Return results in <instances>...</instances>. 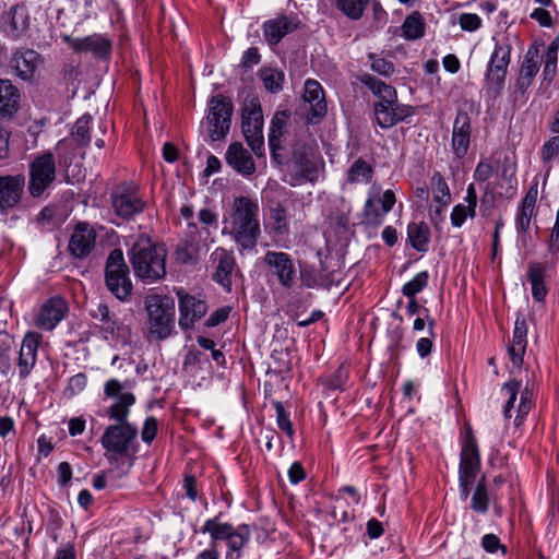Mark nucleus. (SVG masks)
I'll return each instance as SVG.
<instances>
[{"instance_id":"f257e3e1","label":"nucleus","mask_w":559,"mask_h":559,"mask_svg":"<svg viewBox=\"0 0 559 559\" xmlns=\"http://www.w3.org/2000/svg\"><path fill=\"white\" fill-rule=\"evenodd\" d=\"M92 121L91 115H83L75 121L71 134L60 140L56 145L58 167L63 173L68 183L73 185L84 178L81 162L84 156L83 150L91 143L90 127Z\"/></svg>"},{"instance_id":"f03ea898","label":"nucleus","mask_w":559,"mask_h":559,"mask_svg":"<svg viewBox=\"0 0 559 559\" xmlns=\"http://www.w3.org/2000/svg\"><path fill=\"white\" fill-rule=\"evenodd\" d=\"M559 38L554 39L540 56L539 45L532 44L520 66L515 87L521 93H525L533 84V81L540 69L543 62L542 78L544 81L551 82L557 73L558 66Z\"/></svg>"},{"instance_id":"7ed1b4c3","label":"nucleus","mask_w":559,"mask_h":559,"mask_svg":"<svg viewBox=\"0 0 559 559\" xmlns=\"http://www.w3.org/2000/svg\"><path fill=\"white\" fill-rule=\"evenodd\" d=\"M201 533L209 534L213 543L226 542V559H239L242 548L249 543L251 531L249 525L234 526L227 522H221L219 516L207 519L202 525Z\"/></svg>"},{"instance_id":"20e7f679","label":"nucleus","mask_w":559,"mask_h":559,"mask_svg":"<svg viewBox=\"0 0 559 559\" xmlns=\"http://www.w3.org/2000/svg\"><path fill=\"white\" fill-rule=\"evenodd\" d=\"M166 253L163 248L148 241L136 242L131 250V264L135 275L145 283H154L164 277Z\"/></svg>"},{"instance_id":"39448f33","label":"nucleus","mask_w":559,"mask_h":559,"mask_svg":"<svg viewBox=\"0 0 559 559\" xmlns=\"http://www.w3.org/2000/svg\"><path fill=\"white\" fill-rule=\"evenodd\" d=\"M148 332L156 340L167 338L175 326V302L162 295H150L145 299Z\"/></svg>"},{"instance_id":"423d86ee","label":"nucleus","mask_w":559,"mask_h":559,"mask_svg":"<svg viewBox=\"0 0 559 559\" xmlns=\"http://www.w3.org/2000/svg\"><path fill=\"white\" fill-rule=\"evenodd\" d=\"M105 284L107 289L120 301L129 300L133 285L129 267L120 249L112 250L105 265Z\"/></svg>"},{"instance_id":"0eeeda50","label":"nucleus","mask_w":559,"mask_h":559,"mask_svg":"<svg viewBox=\"0 0 559 559\" xmlns=\"http://www.w3.org/2000/svg\"><path fill=\"white\" fill-rule=\"evenodd\" d=\"M480 468V455L475 437L468 432L463 441L459 465L460 498L466 501Z\"/></svg>"},{"instance_id":"6e6552de","label":"nucleus","mask_w":559,"mask_h":559,"mask_svg":"<svg viewBox=\"0 0 559 559\" xmlns=\"http://www.w3.org/2000/svg\"><path fill=\"white\" fill-rule=\"evenodd\" d=\"M233 110L231 102L223 95L217 94L210 98L207 103V115L202 122V127L205 129L211 141H219L228 134Z\"/></svg>"},{"instance_id":"1a4fd4ad","label":"nucleus","mask_w":559,"mask_h":559,"mask_svg":"<svg viewBox=\"0 0 559 559\" xmlns=\"http://www.w3.org/2000/svg\"><path fill=\"white\" fill-rule=\"evenodd\" d=\"M521 388L522 381L511 379L504 382L500 390V394L504 397L502 413L506 420L512 418L515 403L518 401V395L520 394V401L515 409V426H520L523 423L524 418L527 416L533 406L531 391L527 386L524 390H521Z\"/></svg>"},{"instance_id":"9d476101","label":"nucleus","mask_w":559,"mask_h":559,"mask_svg":"<svg viewBox=\"0 0 559 559\" xmlns=\"http://www.w3.org/2000/svg\"><path fill=\"white\" fill-rule=\"evenodd\" d=\"M56 160L51 152L34 157L29 164L28 191L33 198H39L56 179Z\"/></svg>"},{"instance_id":"9b49d317","label":"nucleus","mask_w":559,"mask_h":559,"mask_svg":"<svg viewBox=\"0 0 559 559\" xmlns=\"http://www.w3.org/2000/svg\"><path fill=\"white\" fill-rule=\"evenodd\" d=\"M225 224H230V233L243 249H252L260 234V226L255 212H229L224 217Z\"/></svg>"},{"instance_id":"f8f14e48","label":"nucleus","mask_w":559,"mask_h":559,"mask_svg":"<svg viewBox=\"0 0 559 559\" xmlns=\"http://www.w3.org/2000/svg\"><path fill=\"white\" fill-rule=\"evenodd\" d=\"M243 136L257 156L264 152L263 139V115L260 105L252 100L249 106L242 109L241 122Z\"/></svg>"},{"instance_id":"ddd939ff","label":"nucleus","mask_w":559,"mask_h":559,"mask_svg":"<svg viewBox=\"0 0 559 559\" xmlns=\"http://www.w3.org/2000/svg\"><path fill=\"white\" fill-rule=\"evenodd\" d=\"M136 437L138 428L131 423L110 425L105 429L100 443L110 454L126 455Z\"/></svg>"},{"instance_id":"4468645a","label":"nucleus","mask_w":559,"mask_h":559,"mask_svg":"<svg viewBox=\"0 0 559 559\" xmlns=\"http://www.w3.org/2000/svg\"><path fill=\"white\" fill-rule=\"evenodd\" d=\"M124 384L117 379H109L104 384V394L106 397L115 399V402L108 408V417L111 420L122 425L128 421L131 406L135 403V396L131 392H124Z\"/></svg>"},{"instance_id":"2eb2a0df","label":"nucleus","mask_w":559,"mask_h":559,"mask_svg":"<svg viewBox=\"0 0 559 559\" xmlns=\"http://www.w3.org/2000/svg\"><path fill=\"white\" fill-rule=\"evenodd\" d=\"M179 308V326L187 331L201 320L207 312V304L201 296L187 293L183 288L176 289Z\"/></svg>"},{"instance_id":"dca6fc26","label":"nucleus","mask_w":559,"mask_h":559,"mask_svg":"<svg viewBox=\"0 0 559 559\" xmlns=\"http://www.w3.org/2000/svg\"><path fill=\"white\" fill-rule=\"evenodd\" d=\"M292 169L297 177L290 185L313 180L318 174V158L311 144L296 143L293 148Z\"/></svg>"},{"instance_id":"f3484780","label":"nucleus","mask_w":559,"mask_h":559,"mask_svg":"<svg viewBox=\"0 0 559 559\" xmlns=\"http://www.w3.org/2000/svg\"><path fill=\"white\" fill-rule=\"evenodd\" d=\"M91 316L102 323L100 330L105 340L121 344H127L130 341V328L111 316L106 304L98 302Z\"/></svg>"},{"instance_id":"a211bd4d","label":"nucleus","mask_w":559,"mask_h":559,"mask_svg":"<svg viewBox=\"0 0 559 559\" xmlns=\"http://www.w3.org/2000/svg\"><path fill=\"white\" fill-rule=\"evenodd\" d=\"M40 338L36 332H27L23 337L16 359V369L21 380H25L36 365Z\"/></svg>"},{"instance_id":"6ab92c4d","label":"nucleus","mask_w":559,"mask_h":559,"mask_svg":"<svg viewBox=\"0 0 559 559\" xmlns=\"http://www.w3.org/2000/svg\"><path fill=\"white\" fill-rule=\"evenodd\" d=\"M263 262L276 275L280 284L285 288H290L296 277V269L290 257L282 251H267L263 257Z\"/></svg>"},{"instance_id":"aec40b11","label":"nucleus","mask_w":559,"mask_h":559,"mask_svg":"<svg viewBox=\"0 0 559 559\" xmlns=\"http://www.w3.org/2000/svg\"><path fill=\"white\" fill-rule=\"evenodd\" d=\"M510 60V47L497 45L491 53L486 71V80L488 84L498 88L502 87Z\"/></svg>"},{"instance_id":"412c9836","label":"nucleus","mask_w":559,"mask_h":559,"mask_svg":"<svg viewBox=\"0 0 559 559\" xmlns=\"http://www.w3.org/2000/svg\"><path fill=\"white\" fill-rule=\"evenodd\" d=\"M68 306L63 298L52 297L39 309L36 317V325L43 330H53L66 317Z\"/></svg>"},{"instance_id":"4be33fe9","label":"nucleus","mask_w":559,"mask_h":559,"mask_svg":"<svg viewBox=\"0 0 559 559\" xmlns=\"http://www.w3.org/2000/svg\"><path fill=\"white\" fill-rule=\"evenodd\" d=\"M211 262L214 269L213 280L229 292L231 274L236 264L233 253L226 249L217 248L211 254Z\"/></svg>"},{"instance_id":"5701e85b","label":"nucleus","mask_w":559,"mask_h":559,"mask_svg":"<svg viewBox=\"0 0 559 559\" xmlns=\"http://www.w3.org/2000/svg\"><path fill=\"white\" fill-rule=\"evenodd\" d=\"M373 111L377 123L383 129H389L413 115L411 106L397 100L390 105L374 104Z\"/></svg>"},{"instance_id":"b1692460","label":"nucleus","mask_w":559,"mask_h":559,"mask_svg":"<svg viewBox=\"0 0 559 559\" xmlns=\"http://www.w3.org/2000/svg\"><path fill=\"white\" fill-rule=\"evenodd\" d=\"M68 45L75 52H91L98 58L106 57L110 52V41L102 34H92L85 37H67Z\"/></svg>"},{"instance_id":"393cba45","label":"nucleus","mask_w":559,"mask_h":559,"mask_svg":"<svg viewBox=\"0 0 559 559\" xmlns=\"http://www.w3.org/2000/svg\"><path fill=\"white\" fill-rule=\"evenodd\" d=\"M96 234L86 223H79L69 241L70 253L78 258H86L95 247Z\"/></svg>"},{"instance_id":"a878e982","label":"nucleus","mask_w":559,"mask_h":559,"mask_svg":"<svg viewBox=\"0 0 559 559\" xmlns=\"http://www.w3.org/2000/svg\"><path fill=\"white\" fill-rule=\"evenodd\" d=\"M40 63V55L33 49L16 50L11 58V68L24 81H29L34 78Z\"/></svg>"},{"instance_id":"bb28decb","label":"nucleus","mask_w":559,"mask_h":559,"mask_svg":"<svg viewBox=\"0 0 559 559\" xmlns=\"http://www.w3.org/2000/svg\"><path fill=\"white\" fill-rule=\"evenodd\" d=\"M304 100L309 105L311 122L320 120L326 114V102L322 85L312 79L305 82Z\"/></svg>"},{"instance_id":"cd10ccee","label":"nucleus","mask_w":559,"mask_h":559,"mask_svg":"<svg viewBox=\"0 0 559 559\" xmlns=\"http://www.w3.org/2000/svg\"><path fill=\"white\" fill-rule=\"evenodd\" d=\"M1 27L12 37H20L28 27V12L25 4L12 5L2 16Z\"/></svg>"},{"instance_id":"c85d7f7f","label":"nucleus","mask_w":559,"mask_h":559,"mask_svg":"<svg viewBox=\"0 0 559 559\" xmlns=\"http://www.w3.org/2000/svg\"><path fill=\"white\" fill-rule=\"evenodd\" d=\"M471 122L466 112H457L452 131V150L457 158H463L469 147Z\"/></svg>"},{"instance_id":"c756f323","label":"nucleus","mask_w":559,"mask_h":559,"mask_svg":"<svg viewBox=\"0 0 559 559\" xmlns=\"http://www.w3.org/2000/svg\"><path fill=\"white\" fill-rule=\"evenodd\" d=\"M225 158L227 164L242 176L255 173V163L240 142H234L228 146Z\"/></svg>"},{"instance_id":"7c9ffc66","label":"nucleus","mask_w":559,"mask_h":559,"mask_svg":"<svg viewBox=\"0 0 559 559\" xmlns=\"http://www.w3.org/2000/svg\"><path fill=\"white\" fill-rule=\"evenodd\" d=\"M25 178L22 175L0 177L1 210L15 206L22 195Z\"/></svg>"},{"instance_id":"2f4dec72","label":"nucleus","mask_w":559,"mask_h":559,"mask_svg":"<svg viewBox=\"0 0 559 559\" xmlns=\"http://www.w3.org/2000/svg\"><path fill=\"white\" fill-rule=\"evenodd\" d=\"M295 29L296 24L294 23V20L285 15L267 20L263 23L264 38L271 46L277 45L284 36Z\"/></svg>"},{"instance_id":"473e14b6","label":"nucleus","mask_w":559,"mask_h":559,"mask_svg":"<svg viewBox=\"0 0 559 559\" xmlns=\"http://www.w3.org/2000/svg\"><path fill=\"white\" fill-rule=\"evenodd\" d=\"M111 199L114 210H143L146 207L140 191L128 186L118 187Z\"/></svg>"},{"instance_id":"72a5a7b5","label":"nucleus","mask_w":559,"mask_h":559,"mask_svg":"<svg viewBox=\"0 0 559 559\" xmlns=\"http://www.w3.org/2000/svg\"><path fill=\"white\" fill-rule=\"evenodd\" d=\"M21 94L11 81L0 79V116L12 117L20 107Z\"/></svg>"},{"instance_id":"f704fd0d","label":"nucleus","mask_w":559,"mask_h":559,"mask_svg":"<svg viewBox=\"0 0 559 559\" xmlns=\"http://www.w3.org/2000/svg\"><path fill=\"white\" fill-rule=\"evenodd\" d=\"M360 82L367 86L371 93L378 97L374 104L390 105L397 100L395 88L371 74L360 76Z\"/></svg>"},{"instance_id":"c9c22d12","label":"nucleus","mask_w":559,"mask_h":559,"mask_svg":"<svg viewBox=\"0 0 559 559\" xmlns=\"http://www.w3.org/2000/svg\"><path fill=\"white\" fill-rule=\"evenodd\" d=\"M430 229L424 222H413L407 226V242L413 249L425 253L429 250Z\"/></svg>"},{"instance_id":"e433bc0d","label":"nucleus","mask_w":559,"mask_h":559,"mask_svg":"<svg viewBox=\"0 0 559 559\" xmlns=\"http://www.w3.org/2000/svg\"><path fill=\"white\" fill-rule=\"evenodd\" d=\"M545 266L538 262H531L527 270V278L532 286L533 299L537 302L545 300L548 289L545 284Z\"/></svg>"},{"instance_id":"4c0bfd02","label":"nucleus","mask_w":559,"mask_h":559,"mask_svg":"<svg viewBox=\"0 0 559 559\" xmlns=\"http://www.w3.org/2000/svg\"><path fill=\"white\" fill-rule=\"evenodd\" d=\"M288 118L289 115L286 111H278L271 120L269 129V146L273 156L276 155L277 150L282 148L281 138L284 135Z\"/></svg>"},{"instance_id":"58836bf2","label":"nucleus","mask_w":559,"mask_h":559,"mask_svg":"<svg viewBox=\"0 0 559 559\" xmlns=\"http://www.w3.org/2000/svg\"><path fill=\"white\" fill-rule=\"evenodd\" d=\"M431 192L432 202L437 210L448 207L451 204L452 198L450 188L444 177L439 171L433 173L431 177Z\"/></svg>"},{"instance_id":"ea45409f","label":"nucleus","mask_w":559,"mask_h":559,"mask_svg":"<svg viewBox=\"0 0 559 559\" xmlns=\"http://www.w3.org/2000/svg\"><path fill=\"white\" fill-rule=\"evenodd\" d=\"M395 204V194L392 190H381L371 187L365 210H391Z\"/></svg>"},{"instance_id":"a19ab883","label":"nucleus","mask_w":559,"mask_h":559,"mask_svg":"<svg viewBox=\"0 0 559 559\" xmlns=\"http://www.w3.org/2000/svg\"><path fill=\"white\" fill-rule=\"evenodd\" d=\"M490 496L487 489L485 476L477 481L471 497L469 507L478 514H486L489 510Z\"/></svg>"},{"instance_id":"79ce46f5","label":"nucleus","mask_w":559,"mask_h":559,"mask_svg":"<svg viewBox=\"0 0 559 559\" xmlns=\"http://www.w3.org/2000/svg\"><path fill=\"white\" fill-rule=\"evenodd\" d=\"M402 37L408 40L421 38L425 34V21L421 14L414 11L407 15L401 27Z\"/></svg>"},{"instance_id":"37998d69","label":"nucleus","mask_w":559,"mask_h":559,"mask_svg":"<svg viewBox=\"0 0 559 559\" xmlns=\"http://www.w3.org/2000/svg\"><path fill=\"white\" fill-rule=\"evenodd\" d=\"M259 76L267 92L278 93L282 91L285 75L280 69L263 67L259 70Z\"/></svg>"},{"instance_id":"c03bdc74","label":"nucleus","mask_w":559,"mask_h":559,"mask_svg":"<svg viewBox=\"0 0 559 559\" xmlns=\"http://www.w3.org/2000/svg\"><path fill=\"white\" fill-rule=\"evenodd\" d=\"M368 3L369 0H335L336 8L354 21L361 19Z\"/></svg>"},{"instance_id":"a18cd8bd","label":"nucleus","mask_w":559,"mask_h":559,"mask_svg":"<svg viewBox=\"0 0 559 559\" xmlns=\"http://www.w3.org/2000/svg\"><path fill=\"white\" fill-rule=\"evenodd\" d=\"M372 168L364 159L359 158L354 162L347 173L349 182L367 183L371 179Z\"/></svg>"},{"instance_id":"49530a36","label":"nucleus","mask_w":559,"mask_h":559,"mask_svg":"<svg viewBox=\"0 0 559 559\" xmlns=\"http://www.w3.org/2000/svg\"><path fill=\"white\" fill-rule=\"evenodd\" d=\"M429 277L428 271L417 273L411 281L402 286V294L405 297H416V295L427 287Z\"/></svg>"},{"instance_id":"de8ad7c7","label":"nucleus","mask_w":559,"mask_h":559,"mask_svg":"<svg viewBox=\"0 0 559 559\" xmlns=\"http://www.w3.org/2000/svg\"><path fill=\"white\" fill-rule=\"evenodd\" d=\"M273 407L276 413L277 427L293 441L295 429L293 427L289 413L285 409L282 402H273Z\"/></svg>"},{"instance_id":"09e8293b","label":"nucleus","mask_w":559,"mask_h":559,"mask_svg":"<svg viewBox=\"0 0 559 559\" xmlns=\"http://www.w3.org/2000/svg\"><path fill=\"white\" fill-rule=\"evenodd\" d=\"M542 159L550 169L554 163H559V135L551 136L542 148Z\"/></svg>"},{"instance_id":"8fccbe9b","label":"nucleus","mask_w":559,"mask_h":559,"mask_svg":"<svg viewBox=\"0 0 559 559\" xmlns=\"http://www.w3.org/2000/svg\"><path fill=\"white\" fill-rule=\"evenodd\" d=\"M331 524L346 523L350 516L347 510V502L341 498H334L329 511Z\"/></svg>"},{"instance_id":"3c124183","label":"nucleus","mask_w":559,"mask_h":559,"mask_svg":"<svg viewBox=\"0 0 559 559\" xmlns=\"http://www.w3.org/2000/svg\"><path fill=\"white\" fill-rule=\"evenodd\" d=\"M498 183L503 191H495V187L490 188L492 192L498 195L509 194L516 186V179L514 178V170L511 167H504L500 177L496 178L495 185Z\"/></svg>"},{"instance_id":"603ef678","label":"nucleus","mask_w":559,"mask_h":559,"mask_svg":"<svg viewBox=\"0 0 559 559\" xmlns=\"http://www.w3.org/2000/svg\"><path fill=\"white\" fill-rule=\"evenodd\" d=\"M86 384H87V377L85 376V373L79 372V373L72 376L69 379L68 384L63 390V396L67 399L74 397L75 395L80 394L81 392H83L85 390Z\"/></svg>"},{"instance_id":"864d4df0","label":"nucleus","mask_w":559,"mask_h":559,"mask_svg":"<svg viewBox=\"0 0 559 559\" xmlns=\"http://www.w3.org/2000/svg\"><path fill=\"white\" fill-rule=\"evenodd\" d=\"M266 224L276 235L285 234L287 231L286 212H270Z\"/></svg>"},{"instance_id":"5fc2aeb1","label":"nucleus","mask_w":559,"mask_h":559,"mask_svg":"<svg viewBox=\"0 0 559 559\" xmlns=\"http://www.w3.org/2000/svg\"><path fill=\"white\" fill-rule=\"evenodd\" d=\"M369 59L371 60L370 67L374 72L384 76L393 74L394 66L391 61L374 55H369Z\"/></svg>"},{"instance_id":"6e6d98bb","label":"nucleus","mask_w":559,"mask_h":559,"mask_svg":"<svg viewBox=\"0 0 559 559\" xmlns=\"http://www.w3.org/2000/svg\"><path fill=\"white\" fill-rule=\"evenodd\" d=\"M496 171L495 164L490 160H481L477 164L474 171V179L478 182L489 180Z\"/></svg>"},{"instance_id":"4d7b16f0","label":"nucleus","mask_w":559,"mask_h":559,"mask_svg":"<svg viewBox=\"0 0 559 559\" xmlns=\"http://www.w3.org/2000/svg\"><path fill=\"white\" fill-rule=\"evenodd\" d=\"M158 430V421L155 417L150 416L144 420L141 438L142 441L146 444H151L155 439Z\"/></svg>"},{"instance_id":"13d9d810","label":"nucleus","mask_w":559,"mask_h":559,"mask_svg":"<svg viewBox=\"0 0 559 559\" xmlns=\"http://www.w3.org/2000/svg\"><path fill=\"white\" fill-rule=\"evenodd\" d=\"M230 311H231V308L228 306L221 307V308L216 309L205 320V325L207 328H214V326L222 324L223 322H225L228 319Z\"/></svg>"},{"instance_id":"bf43d9fd","label":"nucleus","mask_w":559,"mask_h":559,"mask_svg":"<svg viewBox=\"0 0 559 559\" xmlns=\"http://www.w3.org/2000/svg\"><path fill=\"white\" fill-rule=\"evenodd\" d=\"M460 25L464 31L474 32L481 26V19L475 13H463L460 16Z\"/></svg>"},{"instance_id":"052dcab7","label":"nucleus","mask_w":559,"mask_h":559,"mask_svg":"<svg viewBox=\"0 0 559 559\" xmlns=\"http://www.w3.org/2000/svg\"><path fill=\"white\" fill-rule=\"evenodd\" d=\"M15 436V420L10 416H0V438L5 440Z\"/></svg>"},{"instance_id":"680f3d73","label":"nucleus","mask_w":559,"mask_h":559,"mask_svg":"<svg viewBox=\"0 0 559 559\" xmlns=\"http://www.w3.org/2000/svg\"><path fill=\"white\" fill-rule=\"evenodd\" d=\"M530 17L535 20L543 27H551L554 25L551 14L544 8L534 9Z\"/></svg>"},{"instance_id":"e2e57ef3","label":"nucleus","mask_w":559,"mask_h":559,"mask_svg":"<svg viewBox=\"0 0 559 559\" xmlns=\"http://www.w3.org/2000/svg\"><path fill=\"white\" fill-rule=\"evenodd\" d=\"M526 347L521 345H514L511 344L508 348V354L510 361L512 362L513 367L520 368L523 364V357L525 354Z\"/></svg>"},{"instance_id":"0e129e2a","label":"nucleus","mask_w":559,"mask_h":559,"mask_svg":"<svg viewBox=\"0 0 559 559\" xmlns=\"http://www.w3.org/2000/svg\"><path fill=\"white\" fill-rule=\"evenodd\" d=\"M292 485H297L306 478L304 466L300 462H294L287 472Z\"/></svg>"},{"instance_id":"69168bd1","label":"nucleus","mask_w":559,"mask_h":559,"mask_svg":"<svg viewBox=\"0 0 559 559\" xmlns=\"http://www.w3.org/2000/svg\"><path fill=\"white\" fill-rule=\"evenodd\" d=\"M526 334H527V330H526L525 322L516 321L514 330H513L512 344L526 347V345H527Z\"/></svg>"},{"instance_id":"338daca9","label":"nucleus","mask_w":559,"mask_h":559,"mask_svg":"<svg viewBox=\"0 0 559 559\" xmlns=\"http://www.w3.org/2000/svg\"><path fill=\"white\" fill-rule=\"evenodd\" d=\"M481 546L489 554H495L499 548H503L500 539L495 534L484 535L481 538Z\"/></svg>"},{"instance_id":"774afa93","label":"nucleus","mask_w":559,"mask_h":559,"mask_svg":"<svg viewBox=\"0 0 559 559\" xmlns=\"http://www.w3.org/2000/svg\"><path fill=\"white\" fill-rule=\"evenodd\" d=\"M114 476L112 471H105L93 476L92 485L96 490H103L108 486L110 478Z\"/></svg>"}]
</instances>
